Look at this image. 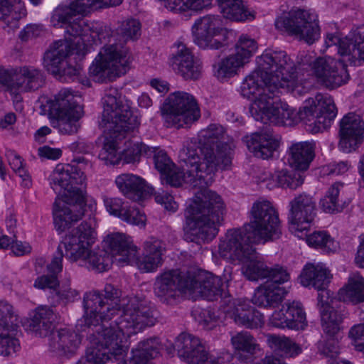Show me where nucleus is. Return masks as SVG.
<instances>
[{
  "label": "nucleus",
  "instance_id": "21",
  "mask_svg": "<svg viewBox=\"0 0 364 364\" xmlns=\"http://www.w3.org/2000/svg\"><path fill=\"white\" fill-rule=\"evenodd\" d=\"M223 312L226 318L247 328H257L264 323L263 315L242 299H232L225 301Z\"/></svg>",
  "mask_w": 364,
  "mask_h": 364
},
{
  "label": "nucleus",
  "instance_id": "33",
  "mask_svg": "<svg viewBox=\"0 0 364 364\" xmlns=\"http://www.w3.org/2000/svg\"><path fill=\"white\" fill-rule=\"evenodd\" d=\"M14 85L21 92H31L42 87L46 82L43 72L31 65L15 70Z\"/></svg>",
  "mask_w": 364,
  "mask_h": 364
},
{
  "label": "nucleus",
  "instance_id": "52",
  "mask_svg": "<svg viewBox=\"0 0 364 364\" xmlns=\"http://www.w3.org/2000/svg\"><path fill=\"white\" fill-rule=\"evenodd\" d=\"M113 262L112 256L104 250L92 251L85 266L102 272L109 269Z\"/></svg>",
  "mask_w": 364,
  "mask_h": 364
},
{
  "label": "nucleus",
  "instance_id": "4",
  "mask_svg": "<svg viewBox=\"0 0 364 364\" xmlns=\"http://www.w3.org/2000/svg\"><path fill=\"white\" fill-rule=\"evenodd\" d=\"M102 104L103 111L100 125L105 128L104 132L109 134L112 140L104 144L100 157L107 161L115 156L117 150L114 141L121 139L125 133L134 130L140 122L138 117L134 114L129 101L115 87L105 90Z\"/></svg>",
  "mask_w": 364,
  "mask_h": 364
},
{
  "label": "nucleus",
  "instance_id": "42",
  "mask_svg": "<svg viewBox=\"0 0 364 364\" xmlns=\"http://www.w3.org/2000/svg\"><path fill=\"white\" fill-rule=\"evenodd\" d=\"M226 18L235 21L253 19L254 14L245 9L242 0H216Z\"/></svg>",
  "mask_w": 364,
  "mask_h": 364
},
{
  "label": "nucleus",
  "instance_id": "34",
  "mask_svg": "<svg viewBox=\"0 0 364 364\" xmlns=\"http://www.w3.org/2000/svg\"><path fill=\"white\" fill-rule=\"evenodd\" d=\"M115 183L125 197L135 201L141 200L149 193L145 181L132 173H123L118 176L116 178Z\"/></svg>",
  "mask_w": 364,
  "mask_h": 364
},
{
  "label": "nucleus",
  "instance_id": "58",
  "mask_svg": "<svg viewBox=\"0 0 364 364\" xmlns=\"http://www.w3.org/2000/svg\"><path fill=\"white\" fill-rule=\"evenodd\" d=\"M119 218L128 224L140 227H144L146 220L144 213H141L137 208L130 205L125 206Z\"/></svg>",
  "mask_w": 364,
  "mask_h": 364
},
{
  "label": "nucleus",
  "instance_id": "23",
  "mask_svg": "<svg viewBox=\"0 0 364 364\" xmlns=\"http://www.w3.org/2000/svg\"><path fill=\"white\" fill-rule=\"evenodd\" d=\"M122 343H119L122 352L119 354L111 352L109 353V359L100 364H104L109 360H110L109 364H147L150 360L156 358L160 353V341L158 338L153 337L139 342L137 346L132 350V355L128 363L125 360L119 361L124 357Z\"/></svg>",
  "mask_w": 364,
  "mask_h": 364
},
{
  "label": "nucleus",
  "instance_id": "36",
  "mask_svg": "<svg viewBox=\"0 0 364 364\" xmlns=\"http://www.w3.org/2000/svg\"><path fill=\"white\" fill-rule=\"evenodd\" d=\"M331 278L332 274L324 264H307L301 274V283L304 287L322 290L327 287Z\"/></svg>",
  "mask_w": 364,
  "mask_h": 364
},
{
  "label": "nucleus",
  "instance_id": "1",
  "mask_svg": "<svg viewBox=\"0 0 364 364\" xmlns=\"http://www.w3.org/2000/svg\"><path fill=\"white\" fill-rule=\"evenodd\" d=\"M85 314L78 321L81 331L89 335L93 348L122 352L119 343L129 336L155 324L156 318L147 302L136 296H122L120 289L111 284L104 289L86 293Z\"/></svg>",
  "mask_w": 364,
  "mask_h": 364
},
{
  "label": "nucleus",
  "instance_id": "45",
  "mask_svg": "<svg viewBox=\"0 0 364 364\" xmlns=\"http://www.w3.org/2000/svg\"><path fill=\"white\" fill-rule=\"evenodd\" d=\"M346 313L342 309L331 308L322 311L321 314V326L325 334L333 338L341 330V324L346 317Z\"/></svg>",
  "mask_w": 364,
  "mask_h": 364
},
{
  "label": "nucleus",
  "instance_id": "12",
  "mask_svg": "<svg viewBox=\"0 0 364 364\" xmlns=\"http://www.w3.org/2000/svg\"><path fill=\"white\" fill-rule=\"evenodd\" d=\"M277 29L287 32L308 44H313L320 37V28L316 14L301 9H293L275 21Z\"/></svg>",
  "mask_w": 364,
  "mask_h": 364
},
{
  "label": "nucleus",
  "instance_id": "54",
  "mask_svg": "<svg viewBox=\"0 0 364 364\" xmlns=\"http://www.w3.org/2000/svg\"><path fill=\"white\" fill-rule=\"evenodd\" d=\"M289 310L293 314L292 319L289 323L290 328L295 330L304 329L306 326L307 322L301 304L299 301L286 303V311L289 312Z\"/></svg>",
  "mask_w": 364,
  "mask_h": 364
},
{
  "label": "nucleus",
  "instance_id": "53",
  "mask_svg": "<svg viewBox=\"0 0 364 364\" xmlns=\"http://www.w3.org/2000/svg\"><path fill=\"white\" fill-rule=\"evenodd\" d=\"M68 173H66L65 165H58L49 176V183L51 188L57 193L60 194L63 191L68 193L69 182Z\"/></svg>",
  "mask_w": 364,
  "mask_h": 364
},
{
  "label": "nucleus",
  "instance_id": "7",
  "mask_svg": "<svg viewBox=\"0 0 364 364\" xmlns=\"http://www.w3.org/2000/svg\"><path fill=\"white\" fill-rule=\"evenodd\" d=\"M250 112L257 121L264 124H274L284 126H293L299 122H303L309 129V117L303 107L296 111L289 105L282 102L274 95L273 97L262 95L257 100L250 105Z\"/></svg>",
  "mask_w": 364,
  "mask_h": 364
},
{
  "label": "nucleus",
  "instance_id": "19",
  "mask_svg": "<svg viewBox=\"0 0 364 364\" xmlns=\"http://www.w3.org/2000/svg\"><path fill=\"white\" fill-rule=\"evenodd\" d=\"M190 272L172 269L157 277L154 283V293L160 300L171 304L181 294H188Z\"/></svg>",
  "mask_w": 364,
  "mask_h": 364
},
{
  "label": "nucleus",
  "instance_id": "26",
  "mask_svg": "<svg viewBox=\"0 0 364 364\" xmlns=\"http://www.w3.org/2000/svg\"><path fill=\"white\" fill-rule=\"evenodd\" d=\"M173 69L186 80H196L201 73V63L183 43H178L171 59Z\"/></svg>",
  "mask_w": 364,
  "mask_h": 364
},
{
  "label": "nucleus",
  "instance_id": "32",
  "mask_svg": "<svg viewBox=\"0 0 364 364\" xmlns=\"http://www.w3.org/2000/svg\"><path fill=\"white\" fill-rule=\"evenodd\" d=\"M164 250V244L161 240L151 237L144 242V257L139 259L136 253V260L127 264H135L140 270L146 272L154 271L161 264Z\"/></svg>",
  "mask_w": 364,
  "mask_h": 364
},
{
  "label": "nucleus",
  "instance_id": "17",
  "mask_svg": "<svg viewBox=\"0 0 364 364\" xmlns=\"http://www.w3.org/2000/svg\"><path fill=\"white\" fill-rule=\"evenodd\" d=\"M346 60L331 57H320L312 64V70L318 82L329 90L336 89L349 80Z\"/></svg>",
  "mask_w": 364,
  "mask_h": 364
},
{
  "label": "nucleus",
  "instance_id": "11",
  "mask_svg": "<svg viewBox=\"0 0 364 364\" xmlns=\"http://www.w3.org/2000/svg\"><path fill=\"white\" fill-rule=\"evenodd\" d=\"M76 0L72 1L69 6L60 5L55 8L50 17V23L54 27L65 26L66 32L72 36H79L84 44V47L92 46V44L102 43L103 41L110 36L111 31L109 27L100 23H88L82 18H73L77 15H83L88 11L77 12L73 9V12L66 16H63L62 20H59V23L55 24L53 21V16L55 11L59 8H68L71 9Z\"/></svg>",
  "mask_w": 364,
  "mask_h": 364
},
{
  "label": "nucleus",
  "instance_id": "37",
  "mask_svg": "<svg viewBox=\"0 0 364 364\" xmlns=\"http://www.w3.org/2000/svg\"><path fill=\"white\" fill-rule=\"evenodd\" d=\"M314 158V144L312 142H297L289 148V163L297 170H306Z\"/></svg>",
  "mask_w": 364,
  "mask_h": 364
},
{
  "label": "nucleus",
  "instance_id": "49",
  "mask_svg": "<svg viewBox=\"0 0 364 364\" xmlns=\"http://www.w3.org/2000/svg\"><path fill=\"white\" fill-rule=\"evenodd\" d=\"M272 178L278 186L292 190L297 188L304 183V178L299 173L287 169L276 171Z\"/></svg>",
  "mask_w": 364,
  "mask_h": 364
},
{
  "label": "nucleus",
  "instance_id": "50",
  "mask_svg": "<svg viewBox=\"0 0 364 364\" xmlns=\"http://www.w3.org/2000/svg\"><path fill=\"white\" fill-rule=\"evenodd\" d=\"M18 328V316L12 305L0 300V331H16Z\"/></svg>",
  "mask_w": 364,
  "mask_h": 364
},
{
  "label": "nucleus",
  "instance_id": "40",
  "mask_svg": "<svg viewBox=\"0 0 364 364\" xmlns=\"http://www.w3.org/2000/svg\"><path fill=\"white\" fill-rule=\"evenodd\" d=\"M287 290L280 287H270L269 283H264L255 292L252 301L258 306H275L283 299Z\"/></svg>",
  "mask_w": 364,
  "mask_h": 364
},
{
  "label": "nucleus",
  "instance_id": "6",
  "mask_svg": "<svg viewBox=\"0 0 364 364\" xmlns=\"http://www.w3.org/2000/svg\"><path fill=\"white\" fill-rule=\"evenodd\" d=\"M188 144L196 146L197 156L208 173L215 174L219 169H228L232 164L233 143L226 138L225 129L220 125H209L199 132L197 140Z\"/></svg>",
  "mask_w": 364,
  "mask_h": 364
},
{
  "label": "nucleus",
  "instance_id": "39",
  "mask_svg": "<svg viewBox=\"0 0 364 364\" xmlns=\"http://www.w3.org/2000/svg\"><path fill=\"white\" fill-rule=\"evenodd\" d=\"M26 15L21 0H0V20L11 29L18 28V21Z\"/></svg>",
  "mask_w": 364,
  "mask_h": 364
},
{
  "label": "nucleus",
  "instance_id": "30",
  "mask_svg": "<svg viewBox=\"0 0 364 364\" xmlns=\"http://www.w3.org/2000/svg\"><path fill=\"white\" fill-rule=\"evenodd\" d=\"M73 51L72 43L67 40H59L52 43L43 57V64L48 72L59 73L61 66L67 65V59Z\"/></svg>",
  "mask_w": 364,
  "mask_h": 364
},
{
  "label": "nucleus",
  "instance_id": "31",
  "mask_svg": "<svg viewBox=\"0 0 364 364\" xmlns=\"http://www.w3.org/2000/svg\"><path fill=\"white\" fill-rule=\"evenodd\" d=\"M250 151L257 157L267 159L272 156L279 141L269 132H255L243 139Z\"/></svg>",
  "mask_w": 364,
  "mask_h": 364
},
{
  "label": "nucleus",
  "instance_id": "9",
  "mask_svg": "<svg viewBox=\"0 0 364 364\" xmlns=\"http://www.w3.org/2000/svg\"><path fill=\"white\" fill-rule=\"evenodd\" d=\"M256 62L259 71L269 78L276 90L290 87L296 78L295 64L285 51L266 50Z\"/></svg>",
  "mask_w": 364,
  "mask_h": 364
},
{
  "label": "nucleus",
  "instance_id": "44",
  "mask_svg": "<svg viewBox=\"0 0 364 364\" xmlns=\"http://www.w3.org/2000/svg\"><path fill=\"white\" fill-rule=\"evenodd\" d=\"M247 62L235 53L222 59L213 65L214 75L219 80H223L232 77L237 70Z\"/></svg>",
  "mask_w": 364,
  "mask_h": 364
},
{
  "label": "nucleus",
  "instance_id": "48",
  "mask_svg": "<svg viewBox=\"0 0 364 364\" xmlns=\"http://www.w3.org/2000/svg\"><path fill=\"white\" fill-rule=\"evenodd\" d=\"M267 342L272 349L281 350L286 356L294 357L302 351L300 346L286 337L269 334L267 335Z\"/></svg>",
  "mask_w": 364,
  "mask_h": 364
},
{
  "label": "nucleus",
  "instance_id": "2",
  "mask_svg": "<svg viewBox=\"0 0 364 364\" xmlns=\"http://www.w3.org/2000/svg\"><path fill=\"white\" fill-rule=\"evenodd\" d=\"M195 147L193 144H187L179 153L184 164L181 168L173 164L162 176L171 186L178 187L186 182L200 189L186 210L184 239L200 245L212 240L218 235L225 204L218 194L207 189L212 184L215 174L205 171Z\"/></svg>",
  "mask_w": 364,
  "mask_h": 364
},
{
  "label": "nucleus",
  "instance_id": "55",
  "mask_svg": "<svg viewBox=\"0 0 364 364\" xmlns=\"http://www.w3.org/2000/svg\"><path fill=\"white\" fill-rule=\"evenodd\" d=\"M154 150L142 142L134 144L131 147L124 151V161L127 164L139 161L141 156L149 157Z\"/></svg>",
  "mask_w": 364,
  "mask_h": 364
},
{
  "label": "nucleus",
  "instance_id": "20",
  "mask_svg": "<svg viewBox=\"0 0 364 364\" xmlns=\"http://www.w3.org/2000/svg\"><path fill=\"white\" fill-rule=\"evenodd\" d=\"M305 109L309 117V129L318 132L328 127L337 114L334 101L330 96L318 93L314 97L305 100Z\"/></svg>",
  "mask_w": 364,
  "mask_h": 364
},
{
  "label": "nucleus",
  "instance_id": "35",
  "mask_svg": "<svg viewBox=\"0 0 364 364\" xmlns=\"http://www.w3.org/2000/svg\"><path fill=\"white\" fill-rule=\"evenodd\" d=\"M57 316L53 310L48 306L38 307L28 321V328L36 336L46 337L53 331Z\"/></svg>",
  "mask_w": 364,
  "mask_h": 364
},
{
  "label": "nucleus",
  "instance_id": "51",
  "mask_svg": "<svg viewBox=\"0 0 364 364\" xmlns=\"http://www.w3.org/2000/svg\"><path fill=\"white\" fill-rule=\"evenodd\" d=\"M343 185L340 183H333L326 193L325 197L321 200V205L326 213H333L343 210L340 203L338 195Z\"/></svg>",
  "mask_w": 364,
  "mask_h": 364
},
{
  "label": "nucleus",
  "instance_id": "41",
  "mask_svg": "<svg viewBox=\"0 0 364 364\" xmlns=\"http://www.w3.org/2000/svg\"><path fill=\"white\" fill-rule=\"evenodd\" d=\"M63 256V252L58 245L51 262L47 266L48 270L51 274V275H43L38 277L34 283L35 287L43 289L46 288L54 289L58 286V281L55 277V274L62 271V261Z\"/></svg>",
  "mask_w": 364,
  "mask_h": 364
},
{
  "label": "nucleus",
  "instance_id": "57",
  "mask_svg": "<svg viewBox=\"0 0 364 364\" xmlns=\"http://www.w3.org/2000/svg\"><path fill=\"white\" fill-rule=\"evenodd\" d=\"M6 156L11 168L24 181V186L27 187L30 186L31 181L29 178V174L23 166V160L21 157L12 150L7 151Z\"/></svg>",
  "mask_w": 364,
  "mask_h": 364
},
{
  "label": "nucleus",
  "instance_id": "29",
  "mask_svg": "<svg viewBox=\"0 0 364 364\" xmlns=\"http://www.w3.org/2000/svg\"><path fill=\"white\" fill-rule=\"evenodd\" d=\"M104 243L119 263L127 264L136 260V247L125 235L119 232L109 235Z\"/></svg>",
  "mask_w": 364,
  "mask_h": 364
},
{
  "label": "nucleus",
  "instance_id": "27",
  "mask_svg": "<svg viewBox=\"0 0 364 364\" xmlns=\"http://www.w3.org/2000/svg\"><path fill=\"white\" fill-rule=\"evenodd\" d=\"M240 89L243 97L252 100L251 105L262 95L273 97L274 90H276L269 78L266 77L257 68L245 77Z\"/></svg>",
  "mask_w": 364,
  "mask_h": 364
},
{
  "label": "nucleus",
  "instance_id": "59",
  "mask_svg": "<svg viewBox=\"0 0 364 364\" xmlns=\"http://www.w3.org/2000/svg\"><path fill=\"white\" fill-rule=\"evenodd\" d=\"M257 49V42L248 37L247 36L242 35L240 37L236 46L235 53L240 55V58H244L248 62L250 58Z\"/></svg>",
  "mask_w": 364,
  "mask_h": 364
},
{
  "label": "nucleus",
  "instance_id": "15",
  "mask_svg": "<svg viewBox=\"0 0 364 364\" xmlns=\"http://www.w3.org/2000/svg\"><path fill=\"white\" fill-rule=\"evenodd\" d=\"M94 235L95 230L92 222H82L65 237L59 246L63 251H65L67 259L83 266L85 265L87 257L92 252Z\"/></svg>",
  "mask_w": 364,
  "mask_h": 364
},
{
  "label": "nucleus",
  "instance_id": "18",
  "mask_svg": "<svg viewBox=\"0 0 364 364\" xmlns=\"http://www.w3.org/2000/svg\"><path fill=\"white\" fill-rule=\"evenodd\" d=\"M326 47H338V53L350 65L364 60V25L353 29L348 35L341 38L337 34L328 33L325 41Z\"/></svg>",
  "mask_w": 364,
  "mask_h": 364
},
{
  "label": "nucleus",
  "instance_id": "28",
  "mask_svg": "<svg viewBox=\"0 0 364 364\" xmlns=\"http://www.w3.org/2000/svg\"><path fill=\"white\" fill-rule=\"evenodd\" d=\"M80 343V336L75 331L68 328L54 331L51 332L48 338L50 350L58 355H73Z\"/></svg>",
  "mask_w": 364,
  "mask_h": 364
},
{
  "label": "nucleus",
  "instance_id": "8",
  "mask_svg": "<svg viewBox=\"0 0 364 364\" xmlns=\"http://www.w3.org/2000/svg\"><path fill=\"white\" fill-rule=\"evenodd\" d=\"M131 62L127 48L121 44L105 46L89 68L90 75L97 82H107L124 75Z\"/></svg>",
  "mask_w": 364,
  "mask_h": 364
},
{
  "label": "nucleus",
  "instance_id": "10",
  "mask_svg": "<svg viewBox=\"0 0 364 364\" xmlns=\"http://www.w3.org/2000/svg\"><path fill=\"white\" fill-rule=\"evenodd\" d=\"M161 114L167 127L177 129L189 126L200 117L195 97L185 92L170 94L161 108Z\"/></svg>",
  "mask_w": 364,
  "mask_h": 364
},
{
  "label": "nucleus",
  "instance_id": "5",
  "mask_svg": "<svg viewBox=\"0 0 364 364\" xmlns=\"http://www.w3.org/2000/svg\"><path fill=\"white\" fill-rule=\"evenodd\" d=\"M68 173V193H65L64 200H56L53 205V220L58 231L64 232L84 215L85 202L86 176L80 168L65 164Z\"/></svg>",
  "mask_w": 364,
  "mask_h": 364
},
{
  "label": "nucleus",
  "instance_id": "60",
  "mask_svg": "<svg viewBox=\"0 0 364 364\" xmlns=\"http://www.w3.org/2000/svg\"><path fill=\"white\" fill-rule=\"evenodd\" d=\"M290 275L287 270L279 265H275L272 267H269L266 282L269 283V286L279 287L280 284H284L289 281Z\"/></svg>",
  "mask_w": 364,
  "mask_h": 364
},
{
  "label": "nucleus",
  "instance_id": "63",
  "mask_svg": "<svg viewBox=\"0 0 364 364\" xmlns=\"http://www.w3.org/2000/svg\"><path fill=\"white\" fill-rule=\"evenodd\" d=\"M154 151L152 153L155 168L163 175L170 170L173 163L168 156L165 151L159 147H151Z\"/></svg>",
  "mask_w": 364,
  "mask_h": 364
},
{
  "label": "nucleus",
  "instance_id": "13",
  "mask_svg": "<svg viewBox=\"0 0 364 364\" xmlns=\"http://www.w3.org/2000/svg\"><path fill=\"white\" fill-rule=\"evenodd\" d=\"M49 114L56 120V127L63 134H73L80 127L78 120L83 115V108L75 96L67 89L60 90L50 103Z\"/></svg>",
  "mask_w": 364,
  "mask_h": 364
},
{
  "label": "nucleus",
  "instance_id": "47",
  "mask_svg": "<svg viewBox=\"0 0 364 364\" xmlns=\"http://www.w3.org/2000/svg\"><path fill=\"white\" fill-rule=\"evenodd\" d=\"M306 242L309 246L321 249L323 252H335L339 247L336 242L326 231H315L307 236Z\"/></svg>",
  "mask_w": 364,
  "mask_h": 364
},
{
  "label": "nucleus",
  "instance_id": "64",
  "mask_svg": "<svg viewBox=\"0 0 364 364\" xmlns=\"http://www.w3.org/2000/svg\"><path fill=\"white\" fill-rule=\"evenodd\" d=\"M289 311H286V303L282 306V308L279 311H275L270 319L269 322L272 326L277 328H290V324L289 323L291 319H292L293 314Z\"/></svg>",
  "mask_w": 364,
  "mask_h": 364
},
{
  "label": "nucleus",
  "instance_id": "46",
  "mask_svg": "<svg viewBox=\"0 0 364 364\" xmlns=\"http://www.w3.org/2000/svg\"><path fill=\"white\" fill-rule=\"evenodd\" d=\"M231 344L239 352L254 355L259 350L257 340L247 331H240L232 335Z\"/></svg>",
  "mask_w": 364,
  "mask_h": 364
},
{
  "label": "nucleus",
  "instance_id": "16",
  "mask_svg": "<svg viewBox=\"0 0 364 364\" xmlns=\"http://www.w3.org/2000/svg\"><path fill=\"white\" fill-rule=\"evenodd\" d=\"M193 42L200 48L220 49L225 45L228 32L218 16L207 15L198 18L192 26Z\"/></svg>",
  "mask_w": 364,
  "mask_h": 364
},
{
  "label": "nucleus",
  "instance_id": "56",
  "mask_svg": "<svg viewBox=\"0 0 364 364\" xmlns=\"http://www.w3.org/2000/svg\"><path fill=\"white\" fill-rule=\"evenodd\" d=\"M117 33L123 41L136 39L141 35V23L136 19H127L122 22L117 28Z\"/></svg>",
  "mask_w": 364,
  "mask_h": 364
},
{
  "label": "nucleus",
  "instance_id": "43",
  "mask_svg": "<svg viewBox=\"0 0 364 364\" xmlns=\"http://www.w3.org/2000/svg\"><path fill=\"white\" fill-rule=\"evenodd\" d=\"M343 300L354 304L364 301V278L358 272L353 273L348 284L340 291Z\"/></svg>",
  "mask_w": 364,
  "mask_h": 364
},
{
  "label": "nucleus",
  "instance_id": "62",
  "mask_svg": "<svg viewBox=\"0 0 364 364\" xmlns=\"http://www.w3.org/2000/svg\"><path fill=\"white\" fill-rule=\"evenodd\" d=\"M14 332L0 331V355H10L18 348V341L10 335Z\"/></svg>",
  "mask_w": 364,
  "mask_h": 364
},
{
  "label": "nucleus",
  "instance_id": "61",
  "mask_svg": "<svg viewBox=\"0 0 364 364\" xmlns=\"http://www.w3.org/2000/svg\"><path fill=\"white\" fill-rule=\"evenodd\" d=\"M112 350L90 347L87 349L86 358H82L76 364H100L109 359V353Z\"/></svg>",
  "mask_w": 364,
  "mask_h": 364
},
{
  "label": "nucleus",
  "instance_id": "38",
  "mask_svg": "<svg viewBox=\"0 0 364 364\" xmlns=\"http://www.w3.org/2000/svg\"><path fill=\"white\" fill-rule=\"evenodd\" d=\"M122 0H76L71 9L59 8L55 11L53 16V22L59 23V20L63 16L68 15L73 12V9L77 12L90 11L91 9H97L103 6H116L121 4Z\"/></svg>",
  "mask_w": 364,
  "mask_h": 364
},
{
  "label": "nucleus",
  "instance_id": "25",
  "mask_svg": "<svg viewBox=\"0 0 364 364\" xmlns=\"http://www.w3.org/2000/svg\"><path fill=\"white\" fill-rule=\"evenodd\" d=\"M341 148L346 152L355 149L364 138V122L360 116L348 113L340 122Z\"/></svg>",
  "mask_w": 364,
  "mask_h": 364
},
{
  "label": "nucleus",
  "instance_id": "22",
  "mask_svg": "<svg viewBox=\"0 0 364 364\" xmlns=\"http://www.w3.org/2000/svg\"><path fill=\"white\" fill-rule=\"evenodd\" d=\"M188 284V294L193 297L200 296L213 301L221 295L222 281L220 278L210 272H190Z\"/></svg>",
  "mask_w": 364,
  "mask_h": 364
},
{
  "label": "nucleus",
  "instance_id": "3",
  "mask_svg": "<svg viewBox=\"0 0 364 364\" xmlns=\"http://www.w3.org/2000/svg\"><path fill=\"white\" fill-rule=\"evenodd\" d=\"M282 235L279 214L268 200H257L250 211V221L241 228L229 230L219 245L220 255L228 259L249 262L243 274L250 281L266 279L269 267L259 261L253 245L265 244Z\"/></svg>",
  "mask_w": 364,
  "mask_h": 364
},
{
  "label": "nucleus",
  "instance_id": "24",
  "mask_svg": "<svg viewBox=\"0 0 364 364\" xmlns=\"http://www.w3.org/2000/svg\"><path fill=\"white\" fill-rule=\"evenodd\" d=\"M290 229L302 231L309 228V224L316 215V202L308 194L301 193L290 201Z\"/></svg>",
  "mask_w": 364,
  "mask_h": 364
},
{
  "label": "nucleus",
  "instance_id": "14",
  "mask_svg": "<svg viewBox=\"0 0 364 364\" xmlns=\"http://www.w3.org/2000/svg\"><path fill=\"white\" fill-rule=\"evenodd\" d=\"M174 348L178 357L189 364H234L230 353L217 358L209 357L200 340L190 333H181L176 338Z\"/></svg>",
  "mask_w": 364,
  "mask_h": 364
}]
</instances>
